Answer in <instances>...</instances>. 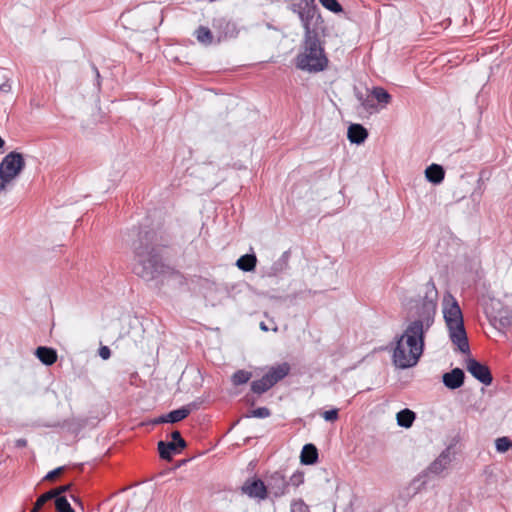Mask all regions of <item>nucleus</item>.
Segmentation results:
<instances>
[{
	"instance_id": "nucleus-1",
	"label": "nucleus",
	"mask_w": 512,
	"mask_h": 512,
	"mask_svg": "<svg viewBox=\"0 0 512 512\" xmlns=\"http://www.w3.org/2000/svg\"><path fill=\"white\" fill-rule=\"evenodd\" d=\"M438 291L433 281L424 286V295L415 306V317L403 333L396 337L392 361L395 367H414L424 351L425 333L432 327L437 311Z\"/></svg>"
},
{
	"instance_id": "nucleus-2",
	"label": "nucleus",
	"mask_w": 512,
	"mask_h": 512,
	"mask_svg": "<svg viewBox=\"0 0 512 512\" xmlns=\"http://www.w3.org/2000/svg\"><path fill=\"white\" fill-rule=\"evenodd\" d=\"M153 232H146L140 238L139 244L134 246L135 262L133 272L146 281L153 280L163 271V264L152 245Z\"/></svg>"
},
{
	"instance_id": "nucleus-3",
	"label": "nucleus",
	"mask_w": 512,
	"mask_h": 512,
	"mask_svg": "<svg viewBox=\"0 0 512 512\" xmlns=\"http://www.w3.org/2000/svg\"><path fill=\"white\" fill-rule=\"evenodd\" d=\"M443 318L449 338L462 353H469V342L464 326L463 314L457 300L447 293L443 298Z\"/></svg>"
},
{
	"instance_id": "nucleus-4",
	"label": "nucleus",
	"mask_w": 512,
	"mask_h": 512,
	"mask_svg": "<svg viewBox=\"0 0 512 512\" xmlns=\"http://www.w3.org/2000/svg\"><path fill=\"white\" fill-rule=\"evenodd\" d=\"M327 65L328 58L319 35L304 37L301 52L296 57L297 68L307 72H320Z\"/></svg>"
},
{
	"instance_id": "nucleus-5",
	"label": "nucleus",
	"mask_w": 512,
	"mask_h": 512,
	"mask_svg": "<svg viewBox=\"0 0 512 512\" xmlns=\"http://www.w3.org/2000/svg\"><path fill=\"white\" fill-rule=\"evenodd\" d=\"M292 12L296 13L304 28V37L319 35L318 30L322 29L323 19L318 8L314 5L293 4Z\"/></svg>"
},
{
	"instance_id": "nucleus-6",
	"label": "nucleus",
	"mask_w": 512,
	"mask_h": 512,
	"mask_svg": "<svg viewBox=\"0 0 512 512\" xmlns=\"http://www.w3.org/2000/svg\"><path fill=\"white\" fill-rule=\"evenodd\" d=\"M23 155L17 151L8 153L0 163V189L4 190L24 170Z\"/></svg>"
},
{
	"instance_id": "nucleus-7",
	"label": "nucleus",
	"mask_w": 512,
	"mask_h": 512,
	"mask_svg": "<svg viewBox=\"0 0 512 512\" xmlns=\"http://www.w3.org/2000/svg\"><path fill=\"white\" fill-rule=\"evenodd\" d=\"M212 27L216 33V43H220L227 38H235L238 35L236 23L225 17L213 19Z\"/></svg>"
},
{
	"instance_id": "nucleus-8",
	"label": "nucleus",
	"mask_w": 512,
	"mask_h": 512,
	"mask_svg": "<svg viewBox=\"0 0 512 512\" xmlns=\"http://www.w3.org/2000/svg\"><path fill=\"white\" fill-rule=\"evenodd\" d=\"M466 369L475 379L486 386L490 385L493 381L489 367L474 358L466 360Z\"/></svg>"
},
{
	"instance_id": "nucleus-9",
	"label": "nucleus",
	"mask_w": 512,
	"mask_h": 512,
	"mask_svg": "<svg viewBox=\"0 0 512 512\" xmlns=\"http://www.w3.org/2000/svg\"><path fill=\"white\" fill-rule=\"evenodd\" d=\"M241 490L243 494L259 501L265 500L268 496L266 484L261 479H247Z\"/></svg>"
},
{
	"instance_id": "nucleus-10",
	"label": "nucleus",
	"mask_w": 512,
	"mask_h": 512,
	"mask_svg": "<svg viewBox=\"0 0 512 512\" xmlns=\"http://www.w3.org/2000/svg\"><path fill=\"white\" fill-rule=\"evenodd\" d=\"M288 482L281 472H274L267 478V492L274 497H281L286 493Z\"/></svg>"
},
{
	"instance_id": "nucleus-11",
	"label": "nucleus",
	"mask_w": 512,
	"mask_h": 512,
	"mask_svg": "<svg viewBox=\"0 0 512 512\" xmlns=\"http://www.w3.org/2000/svg\"><path fill=\"white\" fill-rule=\"evenodd\" d=\"M452 461V454L449 448L442 451V453L430 464L427 469L428 474L440 475L448 468Z\"/></svg>"
},
{
	"instance_id": "nucleus-12",
	"label": "nucleus",
	"mask_w": 512,
	"mask_h": 512,
	"mask_svg": "<svg viewBox=\"0 0 512 512\" xmlns=\"http://www.w3.org/2000/svg\"><path fill=\"white\" fill-rule=\"evenodd\" d=\"M465 373L460 368H454L450 372L444 373L442 381L445 387L451 390L460 388L464 384Z\"/></svg>"
},
{
	"instance_id": "nucleus-13",
	"label": "nucleus",
	"mask_w": 512,
	"mask_h": 512,
	"mask_svg": "<svg viewBox=\"0 0 512 512\" xmlns=\"http://www.w3.org/2000/svg\"><path fill=\"white\" fill-rule=\"evenodd\" d=\"M368 137V131L361 124H351L348 127L347 138L353 144H361Z\"/></svg>"
},
{
	"instance_id": "nucleus-14",
	"label": "nucleus",
	"mask_w": 512,
	"mask_h": 512,
	"mask_svg": "<svg viewBox=\"0 0 512 512\" xmlns=\"http://www.w3.org/2000/svg\"><path fill=\"white\" fill-rule=\"evenodd\" d=\"M290 372V365L286 362L272 366L266 375L274 386L276 383L284 379Z\"/></svg>"
},
{
	"instance_id": "nucleus-15",
	"label": "nucleus",
	"mask_w": 512,
	"mask_h": 512,
	"mask_svg": "<svg viewBox=\"0 0 512 512\" xmlns=\"http://www.w3.org/2000/svg\"><path fill=\"white\" fill-rule=\"evenodd\" d=\"M37 358L45 365L50 366L57 361V352L53 348L40 346L35 352Z\"/></svg>"
},
{
	"instance_id": "nucleus-16",
	"label": "nucleus",
	"mask_w": 512,
	"mask_h": 512,
	"mask_svg": "<svg viewBox=\"0 0 512 512\" xmlns=\"http://www.w3.org/2000/svg\"><path fill=\"white\" fill-rule=\"evenodd\" d=\"M300 459L302 464H315L318 460V450L316 446L311 443L305 444L302 448Z\"/></svg>"
},
{
	"instance_id": "nucleus-17",
	"label": "nucleus",
	"mask_w": 512,
	"mask_h": 512,
	"mask_svg": "<svg viewBox=\"0 0 512 512\" xmlns=\"http://www.w3.org/2000/svg\"><path fill=\"white\" fill-rule=\"evenodd\" d=\"M427 180L433 184H440L445 176V171L441 165L431 164L425 170Z\"/></svg>"
},
{
	"instance_id": "nucleus-18",
	"label": "nucleus",
	"mask_w": 512,
	"mask_h": 512,
	"mask_svg": "<svg viewBox=\"0 0 512 512\" xmlns=\"http://www.w3.org/2000/svg\"><path fill=\"white\" fill-rule=\"evenodd\" d=\"M158 451H159V455L162 459L171 460L173 454L178 453L179 449L175 442L159 441L158 442Z\"/></svg>"
},
{
	"instance_id": "nucleus-19",
	"label": "nucleus",
	"mask_w": 512,
	"mask_h": 512,
	"mask_svg": "<svg viewBox=\"0 0 512 512\" xmlns=\"http://www.w3.org/2000/svg\"><path fill=\"white\" fill-rule=\"evenodd\" d=\"M194 34L198 42L205 46L216 43V37L211 30L205 26L198 27Z\"/></svg>"
},
{
	"instance_id": "nucleus-20",
	"label": "nucleus",
	"mask_w": 512,
	"mask_h": 512,
	"mask_svg": "<svg viewBox=\"0 0 512 512\" xmlns=\"http://www.w3.org/2000/svg\"><path fill=\"white\" fill-rule=\"evenodd\" d=\"M257 258L254 254H245L241 256L237 262V267L245 272L253 271L256 267Z\"/></svg>"
},
{
	"instance_id": "nucleus-21",
	"label": "nucleus",
	"mask_w": 512,
	"mask_h": 512,
	"mask_svg": "<svg viewBox=\"0 0 512 512\" xmlns=\"http://www.w3.org/2000/svg\"><path fill=\"white\" fill-rule=\"evenodd\" d=\"M415 413L409 409H403L396 415L397 424L404 428H410L415 420Z\"/></svg>"
},
{
	"instance_id": "nucleus-22",
	"label": "nucleus",
	"mask_w": 512,
	"mask_h": 512,
	"mask_svg": "<svg viewBox=\"0 0 512 512\" xmlns=\"http://www.w3.org/2000/svg\"><path fill=\"white\" fill-rule=\"evenodd\" d=\"M272 387L273 385L266 374L263 375L261 379L255 380L251 383V390L259 395L265 393Z\"/></svg>"
},
{
	"instance_id": "nucleus-23",
	"label": "nucleus",
	"mask_w": 512,
	"mask_h": 512,
	"mask_svg": "<svg viewBox=\"0 0 512 512\" xmlns=\"http://www.w3.org/2000/svg\"><path fill=\"white\" fill-rule=\"evenodd\" d=\"M371 94L383 106H386L391 101V95L382 87H374Z\"/></svg>"
},
{
	"instance_id": "nucleus-24",
	"label": "nucleus",
	"mask_w": 512,
	"mask_h": 512,
	"mask_svg": "<svg viewBox=\"0 0 512 512\" xmlns=\"http://www.w3.org/2000/svg\"><path fill=\"white\" fill-rule=\"evenodd\" d=\"M189 414L190 409L187 407H182L166 414V418H168L169 423H176L185 419Z\"/></svg>"
},
{
	"instance_id": "nucleus-25",
	"label": "nucleus",
	"mask_w": 512,
	"mask_h": 512,
	"mask_svg": "<svg viewBox=\"0 0 512 512\" xmlns=\"http://www.w3.org/2000/svg\"><path fill=\"white\" fill-rule=\"evenodd\" d=\"M252 377V373L246 370H237L231 377V381L235 386L247 383Z\"/></svg>"
},
{
	"instance_id": "nucleus-26",
	"label": "nucleus",
	"mask_w": 512,
	"mask_h": 512,
	"mask_svg": "<svg viewBox=\"0 0 512 512\" xmlns=\"http://www.w3.org/2000/svg\"><path fill=\"white\" fill-rule=\"evenodd\" d=\"M55 497L54 492H46L38 497L36 500L33 509L30 512H39L40 509L44 506L46 502L53 499Z\"/></svg>"
},
{
	"instance_id": "nucleus-27",
	"label": "nucleus",
	"mask_w": 512,
	"mask_h": 512,
	"mask_svg": "<svg viewBox=\"0 0 512 512\" xmlns=\"http://www.w3.org/2000/svg\"><path fill=\"white\" fill-rule=\"evenodd\" d=\"M55 507L57 512H74L70 503L64 496L55 498Z\"/></svg>"
},
{
	"instance_id": "nucleus-28",
	"label": "nucleus",
	"mask_w": 512,
	"mask_h": 512,
	"mask_svg": "<svg viewBox=\"0 0 512 512\" xmlns=\"http://www.w3.org/2000/svg\"><path fill=\"white\" fill-rule=\"evenodd\" d=\"M357 99L360 102L361 107L368 113H373L376 110V105L373 99L365 98L361 93L357 94Z\"/></svg>"
},
{
	"instance_id": "nucleus-29",
	"label": "nucleus",
	"mask_w": 512,
	"mask_h": 512,
	"mask_svg": "<svg viewBox=\"0 0 512 512\" xmlns=\"http://www.w3.org/2000/svg\"><path fill=\"white\" fill-rule=\"evenodd\" d=\"M496 450L499 453H505L512 448V441L508 437H499L495 441Z\"/></svg>"
},
{
	"instance_id": "nucleus-30",
	"label": "nucleus",
	"mask_w": 512,
	"mask_h": 512,
	"mask_svg": "<svg viewBox=\"0 0 512 512\" xmlns=\"http://www.w3.org/2000/svg\"><path fill=\"white\" fill-rule=\"evenodd\" d=\"M321 5L333 13H340L343 11L341 4L337 0H319Z\"/></svg>"
},
{
	"instance_id": "nucleus-31",
	"label": "nucleus",
	"mask_w": 512,
	"mask_h": 512,
	"mask_svg": "<svg viewBox=\"0 0 512 512\" xmlns=\"http://www.w3.org/2000/svg\"><path fill=\"white\" fill-rule=\"evenodd\" d=\"M270 416V410L266 407H259L250 412L248 417L266 418Z\"/></svg>"
},
{
	"instance_id": "nucleus-32",
	"label": "nucleus",
	"mask_w": 512,
	"mask_h": 512,
	"mask_svg": "<svg viewBox=\"0 0 512 512\" xmlns=\"http://www.w3.org/2000/svg\"><path fill=\"white\" fill-rule=\"evenodd\" d=\"M171 438H172V442H175L178 449H183L186 447V442L185 440L182 438L181 434L179 431H173L171 433Z\"/></svg>"
},
{
	"instance_id": "nucleus-33",
	"label": "nucleus",
	"mask_w": 512,
	"mask_h": 512,
	"mask_svg": "<svg viewBox=\"0 0 512 512\" xmlns=\"http://www.w3.org/2000/svg\"><path fill=\"white\" fill-rule=\"evenodd\" d=\"M291 512H309V507L302 500H298L292 503Z\"/></svg>"
},
{
	"instance_id": "nucleus-34",
	"label": "nucleus",
	"mask_w": 512,
	"mask_h": 512,
	"mask_svg": "<svg viewBox=\"0 0 512 512\" xmlns=\"http://www.w3.org/2000/svg\"><path fill=\"white\" fill-rule=\"evenodd\" d=\"M338 409H331V410H327V411H324L322 413V417L326 420V421H329V422H334L338 419L339 417V414H338Z\"/></svg>"
},
{
	"instance_id": "nucleus-35",
	"label": "nucleus",
	"mask_w": 512,
	"mask_h": 512,
	"mask_svg": "<svg viewBox=\"0 0 512 512\" xmlns=\"http://www.w3.org/2000/svg\"><path fill=\"white\" fill-rule=\"evenodd\" d=\"M62 471H63V467H58V468L48 472L47 475L45 476V479L46 480H53L58 475H60L62 473Z\"/></svg>"
},
{
	"instance_id": "nucleus-36",
	"label": "nucleus",
	"mask_w": 512,
	"mask_h": 512,
	"mask_svg": "<svg viewBox=\"0 0 512 512\" xmlns=\"http://www.w3.org/2000/svg\"><path fill=\"white\" fill-rule=\"evenodd\" d=\"M70 488H71V484H68V485L60 486V487H58L56 489H52L49 492H54L55 493V497L54 498H57V497H60L59 495L61 493H64V492L68 491Z\"/></svg>"
},
{
	"instance_id": "nucleus-37",
	"label": "nucleus",
	"mask_w": 512,
	"mask_h": 512,
	"mask_svg": "<svg viewBox=\"0 0 512 512\" xmlns=\"http://www.w3.org/2000/svg\"><path fill=\"white\" fill-rule=\"evenodd\" d=\"M99 355L102 359L107 360L111 355V351H110L109 347H107V346L100 347Z\"/></svg>"
},
{
	"instance_id": "nucleus-38",
	"label": "nucleus",
	"mask_w": 512,
	"mask_h": 512,
	"mask_svg": "<svg viewBox=\"0 0 512 512\" xmlns=\"http://www.w3.org/2000/svg\"><path fill=\"white\" fill-rule=\"evenodd\" d=\"M12 89L11 82L6 80L4 83L0 84V91L3 93H9Z\"/></svg>"
},
{
	"instance_id": "nucleus-39",
	"label": "nucleus",
	"mask_w": 512,
	"mask_h": 512,
	"mask_svg": "<svg viewBox=\"0 0 512 512\" xmlns=\"http://www.w3.org/2000/svg\"><path fill=\"white\" fill-rule=\"evenodd\" d=\"M291 481H292L293 485L298 486L299 484H301L303 482V475L300 473L293 474L291 477Z\"/></svg>"
},
{
	"instance_id": "nucleus-40",
	"label": "nucleus",
	"mask_w": 512,
	"mask_h": 512,
	"mask_svg": "<svg viewBox=\"0 0 512 512\" xmlns=\"http://www.w3.org/2000/svg\"><path fill=\"white\" fill-rule=\"evenodd\" d=\"M154 423L155 424L169 423V421H168V418H166V415H162V416L158 417L157 419H155Z\"/></svg>"
},
{
	"instance_id": "nucleus-41",
	"label": "nucleus",
	"mask_w": 512,
	"mask_h": 512,
	"mask_svg": "<svg viewBox=\"0 0 512 512\" xmlns=\"http://www.w3.org/2000/svg\"><path fill=\"white\" fill-rule=\"evenodd\" d=\"M93 71L95 73L96 79H97V86H100V73L96 66H93Z\"/></svg>"
},
{
	"instance_id": "nucleus-42",
	"label": "nucleus",
	"mask_w": 512,
	"mask_h": 512,
	"mask_svg": "<svg viewBox=\"0 0 512 512\" xmlns=\"http://www.w3.org/2000/svg\"><path fill=\"white\" fill-rule=\"evenodd\" d=\"M26 444H27V441H26L25 439H18V440L16 441V445H17L18 447H24V446H26Z\"/></svg>"
},
{
	"instance_id": "nucleus-43",
	"label": "nucleus",
	"mask_w": 512,
	"mask_h": 512,
	"mask_svg": "<svg viewBox=\"0 0 512 512\" xmlns=\"http://www.w3.org/2000/svg\"><path fill=\"white\" fill-rule=\"evenodd\" d=\"M260 328L263 330V331H268V327L266 326V324L264 322H261L260 323Z\"/></svg>"
},
{
	"instance_id": "nucleus-44",
	"label": "nucleus",
	"mask_w": 512,
	"mask_h": 512,
	"mask_svg": "<svg viewBox=\"0 0 512 512\" xmlns=\"http://www.w3.org/2000/svg\"><path fill=\"white\" fill-rule=\"evenodd\" d=\"M71 498H72V500H73L74 502H76V503H78V502H79V499H78L77 497H75V496H71Z\"/></svg>"
}]
</instances>
